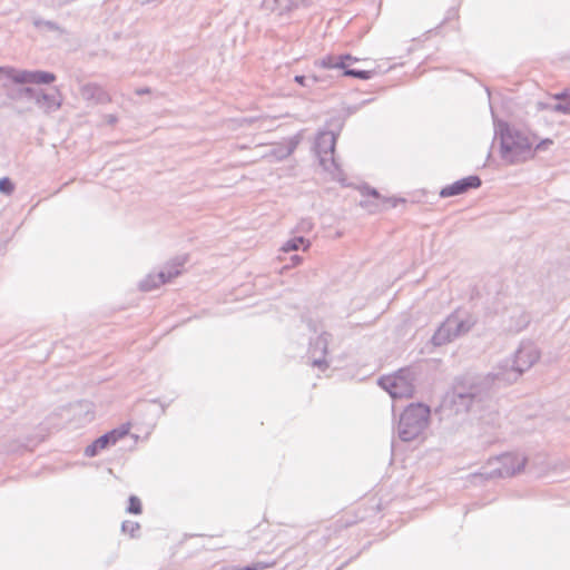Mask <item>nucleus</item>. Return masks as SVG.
<instances>
[{"label": "nucleus", "mask_w": 570, "mask_h": 570, "mask_svg": "<svg viewBox=\"0 0 570 570\" xmlns=\"http://www.w3.org/2000/svg\"><path fill=\"white\" fill-rule=\"evenodd\" d=\"M268 529V525L265 521H263L262 523H259L257 525L256 529H254L253 531H250V538L253 540H257L259 538L258 533H256V531H261L262 533L265 532L266 530Z\"/></svg>", "instance_id": "obj_16"}, {"label": "nucleus", "mask_w": 570, "mask_h": 570, "mask_svg": "<svg viewBox=\"0 0 570 570\" xmlns=\"http://www.w3.org/2000/svg\"><path fill=\"white\" fill-rule=\"evenodd\" d=\"M499 468L497 474L500 476L513 475L520 472L525 464V459L519 454H503L497 459Z\"/></svg>", "instance_id": "obj_6"}, {"label": "nucleus", "mask_w": 570, "mask_h": 570, "mask_svg": "<svg viewBox=\"0 0 570 570\" xmlns=\"http://www.w3.org/2000/svg\"><path fill=\"white\" fill-rule=\"evenodd\" d=\"M481 179L478 176H469L442 188L440 195L442 197H451L466 193L470 189L478 188Z\"/></svg>", "instance_id": "obj_7"}, {"label": "nucleus", "mask_w": 570, "mask_h": 570, "mask_svg": "<svg viewBox=\"0 0 570 570\" xmlns=\"http://www.w3.org/2000/svg\"><path fill=\"white\" fill-rule=\"evenodd\" d=\"M550 144H552V141H551V140H543L542 142H540V144L537 146V149H538V148H541V147H542V146H544V145H550Z\"/></svg>", "instance_id": "obj_17"}, {"label": "nucleus", "mask_w": 570, "mask_h": 570, "mask_svg": "<svg viewBox=\"0 0 570 570\" xmlns=\"http://www.w3.org/2000/svg\"><path fill=\"white\" fill-rule=\"evenodd\" d=\"M429 419V406L421 403L409 405L399 422L400 438L405 442L415 440L428 426Z\"/></svg>", "instance_id": "obj_1"}, {"label": "nucleus", "mask_w": 570, "mask_h": 570, "mask_svg": "<svg viewBox=\"0 0 570 570\" xmlns=\"http://www.w3.org/2000/svg\"><path fill=\"white\" fill-rule=\"evenodd\" d=\"M271 566L269 563L258 561L245 567H227L223 570H266Z\"/></svg>", "instance_id": "obj_11"}, {"label": "nucleus", "mask_w": 570, "mask_h": 570, "mask_svg": "<svg viewBox=\"0 0 570 570\" xmlns=\"http://www.w3.org/2000/svg\"><path fill=\"white\" fill-rule=\"evenodd\" d=\"M380 385L393 399H410L414 392L413 379L406 371L385 375L380 380Z\"/></svg>", "instance_id": "obj_2"}, {"label": "nucleus", "mask_w": 570, "mask_h": 570, "mask_svg": "<svg viewBox=\"0 0 570 570\" xmlns=\"http://www.w3.org/2000/svg\"><path fill=\"white\" fill-rule=\"evenodd\" d=\"M356 60L357 58H354L351 55L340 56L338 58L327 56L321 61V66L325 69H343L344 76L355 77L360 79H370L372 76L371 71L347 68L351 61Z\"/></svg>", "instance_id": "obj_4"}, {"label": "nucleus", "mask_w": 570, "mask_h": 570, "mask_svg": "<svg viewBox=\"0 0 570 570\" xmlns=\"http://www.w3.org/2000/svg\"><path fill=\"white\" fill-rule=\"evenodd\" d=\"M309 247V242L304 239L303 237H294L293 239H289L284 244L282 249L284 252H292L297 250L299 248H303L304 250H307Z\"/></svg>", "instance_id": "obj_10"}, {"label": "nucleus", "mask_w": 570, "mask_h": 570, "mask_svg": "<svg viewBox=\"0 0 570 570\" xmlns=\"http://www.w3.org/2000/svg\"><path fill=\"white\" fill-rule=\"evenodd\" d=\"M556 109L566 114H570V96H562L561 101L556 106Z\"/></svg>", "instance_id": "obj_15"}, {"label": "nucleus", "mask_w": 570, "mask_h": 570, "mask_svg": "<svg viewBox=\"0 0 570 570\" xmlns=\"http://www.w3.org/2000/svg\"><path fill=\"white\" fill-rule=\"evenodd\" d=\"M295 80H296L298 83H301V85H303V83H304V77H303V76H296V77H295Z\"/></svg>", "instance_id": "obj_18"}, {"label": "nucleus", "mask_w": 570, "mask_h": 570, "mask_svg": "<svg viewBox=\"0 0 570 570\" xmlns=\"http://www.w3.org/2000/svg\"><path fill=\"white\" fill-rule=\"evenodd\" d=\"M23 83H51L56 76L48 71H27L23 70Z\"/></svg>", "instance_id": "obj_9"}, {"label": "nucleus", "mask_w": 570, "mask_h": 570, "mask_svg": "<svg viewBox=\"0 0 570 570\" xmlns=\"http://www.w3.org/2000/svg\"><path fill=\"white\" fill-rule=\"evenodd\" d=\"M130 426L129 424L121 426L120 429H115L105 435L98 438L90 445L85 449L86 456L92 458L97 455L100 451L105 450L107 446L115 444L120 439L125 438L129 433Z\"/></svg>", "instance_id": "obj_5"}, {"label": "nucleus", "mask_w": 570, "mask_h": 570, "mask_svg": "<svg viewBox=\"0 0 570 570\" xmlns=\"http://www.w3.org/2000/svg\"><path fill=\"white\" fill-rule=\"evenodd\" d=\"M502 149L505 155L508 154H522L529 151L532 142L529 137L520 131L505 129L501 134Z\"/></svg>", "instance_id": "obj_3"}, {"label": "nucleus", "mask_w": 570, "mask_h": 570, "mask_svg": "<svg viewBox=\"0 0 570 570\" xmlns=\"http://www.w3.org/2000/svg\"><path fill=\"white\" fill-rule=\"evenodd\" d=\"M13 184L12 181L4 177V178H1L0 179V191L3 193V194H11L13 191Z\"/></svg>", "instance_id": "obj_14"}, {"label": "nucleus", "mask_w": 570, "mask_h": 570, "mask_svg": "<svg viewBox=\"0 0 570 570\" xmlns=\"http://www.w3.org/2000/svg\"><path fill=\"white\" fill-rule=\"evenodd\" d=\"M23 70H18L12 67H0V85L9 86L11 83H23Z\"/></svg>", "instance_id": "obj_8"}, {"label": "nucleus", "mask_w": 570, "mask_h": 570, "mask_svg": "<svg viewBox=\"0 0 570 570\" xmlns=\"http://www.w3.org/2000/svg\"><path fill=\"white\" fill-rule=\"evenodd\" d=\"M371 194L374 196V197H377V193L375 190H372Z\"/></svg>", "instance_id": "obj_20"}, {"label": "nucleus", "mask_w": 570, "mask_h": 570, "mask_svg": "<svg viewBox=\"0 0 570 570\" xmlns=\"http://www.w3.org/2000/svg\"><path fill=\"white\" fill-rule=\"evenodd\" d=\"M294 262H295L296 264H299V263H301V258H299L298 256H295V257H294Z\"/></svg>", "instance_id": "obj_19"}, {"label": "nucleus", "mask_w": 570, "mask_h": 570, "mask_svg": "<svg viewBox=\"0 0 570 570\" xmlns=\"http://www.w3.org/2000/svg\"><path fill=\"white\" fill-rule=\"evenodd\" d=\"M139 530V523L134 521H125L122 523V531L130 537H135L136 532Z\"/></svg>", "instance_id": "obj_13"}, {"label": "nucleus", "mask_w": 570, "mask_h": 570, "mask_svg": "<svg viewBox=\"0 0 570 570\" xmlns=\"http://www.w3.org/2000/svg\"><path fill=\"white\" fill-rule=\"evenodd\" d=\"M142 511L141 502L140 500L132 495L129 498V504H128V512L134 514H140Z\"/></svg>", "instance_id": "obj_12"}]
</instances>
